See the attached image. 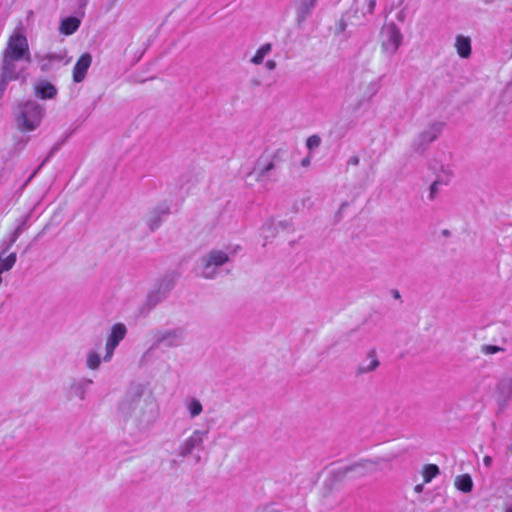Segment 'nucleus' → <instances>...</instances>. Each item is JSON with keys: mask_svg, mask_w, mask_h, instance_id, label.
Instances as JSON below:
<instances>
[{"mask_svg": "<svg viewBox=\"0 0 512 512\" xmlns=\"http://www.w3.org/2000/svg\"><path fill=\"white\" fill-rule=\"evenodd\" d=\"M100 364V355L94 350L88 351L86 355V366L91 370H96L99 368Z\"/></svg>", "mask_w": 512, "mask_h": 512, "instance_id": "21", "label": "nucleus"}, {"mask_svg": "<svg viewBox=\"0 0 512 512\" xmlns=\"http://www.w3.org/2000/svg\"><path fill=\"white\" fill-rule=\"evenodd\" d=\"M126 334L127 328L123 323H116L112 326L105 345V355L103 357L105 362L111 360L116 347L125 338Z\"/></svg>", "mask_w": 512, "mask_h": 512, "instance_id": "7", "label": "nucleus"}, {"mask_svg": "<svg viewBox=\"0 0 512 512\" xmlns=\"http://www.w3.org/2000/svg\"><path fill=\"white\" fill-rule=\"evenodd\" d=\"M186 338V331L182 327L159 331L155 335L153 347L163 345L168 348H175L183 345Z\"/></svg>", "mask_w": 512, "mask_h": 512, "instance_id": "5", "label": "nucleus"}, {"mask_svg": "<svg viewBox=\"0 0 512 512\" xmlns=\"http://www.w3.org/2000/svg\"><path fill=\"white\" fill-rule=\"evenodd\" d=\"M318 0H294L293 5L296 11V22L301 26L312 14Z\"/></svg>", "mask_w": 512, "mask_h": 512, "instance_id": "10", "label": "nucleus"}, {"mask_svg": "<svg viewBox=\"0 0 512 512\" xmlns=\"http://www.w3.org/2000/svg\"><path fill=\"white\" fill-rule=\"evenodd\" d=\"M443 124L436 122L431 124L426 130L419 135L420 146H427L435 141L441 134Z\"/></svg>", "mask_w": 512, "mask_h": 512, "instance_id": "13", "label": "nucleus"}, {"mask_svg": "<svg viewBox=\"0 0 512 512\" xmlns=\"http://www.w3.org/2000/svg\"><path fill=\"white\" fill-rule=\"evenodd\" d=\"M23 225H24V224L19 225V226H18V227L13 231V233H17V237H19V236L21 235L22 230H23Z\"/></svg>", "mask_w": 512, "mask_h": 512, "instance_id": "33", "label": "nucleus"}, {"mask_svg": "<svg viewBox=\"0 0 512 512\" xmlns=\"http://www.w3.org/2000/svg\"><path fill=\"white\" fill-rule=\"evenodd\" d=\"M18 238L19 237H17V233H12L8 242L5 243V247L0 255L3 256L11 248V246L17 241Z\"/></svg>", "mask_w": 512, "mask_h": 512, "instance_id": "26", "label": "nucleus"}, {"mask_svg": "<svg viewBox=\"0 0 512 512\" xmlns=\"http://www.w3.org/2000/svg\"><path fill=\"white\" fill-rule=\"evenodd\" d=\"M376 0L369 1V12H372L375 6Z\"/></svg>", "mask_w": 512, "mask_h": 512, "instance_id": "35", "label": "nucleus"}, {"mask_svg": "<svg viewBox=\"0 0 512 512\" xmlns=\"http://www.w3.org/2000/svg\"><path fill=\"white\" fill-rule=\"evenodd\" d=\"M265 66L268 70H274L276 68V62L274 60H268L266 61Z\"/></svg>", "mask_w": 512, "mask_h": 512, "instance_id": "31", "label": "nucleus"}, {"mask_svg": "<svg viewBox=\"0 0 512 512\" xmlns=\"http://www.w3.org/2000/svg\"><path fill=\"white\" fill-rule=\"evenodd\" d=\"M207 435L208 430H194L193 433L179 446V456L187 457L192 455L195 450H202Z\"/></svg>", "mask_w": 512, "mask_h": 512, "instance_id": "6", "label": "nucleus"}, {"mask_svg": "<svg viewBox=\"0 0 512 512\" xmlns=\"http://www.w3.org/2000/svg\"><path fill=\"white\" fill-rule=\"evenodd\" d=\"M381 51L392 57L403 42V35L395 23L385 25L381 30Z\"/></svg>", "mask_w": 512, "mask_h": 512, "instance_id": "3", "label": "nucleus"}, {"mask_svg": "<svg viewBox=\"0 0 512 512\" xmlns=\"http://www.w3.org/2000/svg\"><path fill=\"white\" fill-rule=\"evenodd\" d=\"M170 213L169 206L161 204L149 212L146 217V224L151 231L160 227L163 218Z\"/></svg>", "mask_w": 512, "mask_h": 512, "instance_id": "11", "label": "nucleus"}, {"mask_svg": "<svg viewBox=\"0 0 512 512\" xmlns=\"http://www.w3.org/2000/svg\"><path fill=\"white\" fill-rule=\"evenodd\" d=\"M44 59L48 60L49 63L53 61H62L64 59V56L61 54H47Z\"/></svg>", "mask_w": 512, "mask_h": 512, "instance_id": "27", "label": "nucleus"}, {"mask_svg": "<svg viewBox=\"0 0 512 512\" xmlns=\"http://www.w3.org/2000/svg\"><path fill=\"white\" fill-rule=\"evenodd\" d=\"M380 366V361L375 349H370L363 360L357 365L355 370L356 376H362L374 372Z\"/></svg>", "mask_w": 512, "mask_h": 512, "instance_id": "9", "label": "nucleus"}, {"mask_svg": "<svg viewBox=\"0 0 512 512\" xmlns=\"http://www.w3.org/2000/svg\"><path fill=\"white\" fill-rule=\"evenodd\" d=\"M505 512H512V505L509 508H507Z\"/></svg>", "mask_w": 512, "mask_h": 512, "instance_id": "41", "label": "nucleus"}, {"mask_svg": "<svg viewBox=\"0 0 512 512\" xmlns=\"http://www.w3.org/2000/svg\"><path fill=\"white\" fill-rule=\"evenodd\" d=\"M144 410L141 412V414L138 417V421L143 426H150L152 425L157 418V407L156 404L152 401L145 402Z\"/></svg>", "mask_w": 512, "mask_h": 512, "instance_id": "14", "label": "nucleus"}, {"mask_svg": "<svg viewBox=\"0 0 512 512\" xmlns=\"http://www.w3.org/2000/svg\"><path fill=\"white\" fill-rule=\"evenodd\" d=\"M229 260L228 254L221 250H211L201 258V275L204 278L212 279L216 276V269Z\"/></svg>", "mask_w": 512, "mask_h": 512, "instance_id": "4", "label": "nucleus"}, {"mask_svg": "<svg viewBox=\"0 0 512 512\" xmlns=\"http://www.w3.org/2000/svg\"><path fill=\"white\" fill-rule=\"evenodd\" d=\"M91 63L92 56L90 53H84L80 56L73 68V81L75 83H80L85 79Z\"/></svg>", "mask_w": 512, "mask_h": 512, "instance_id": "12", "label": "nucleus"}, {"mask_svg": "<svg viewBox=\"0 0 512 512\" xmlns=\"http://www.w3.org/2000/svg\"><path fill=\"white\" fill-rule=\"evenodd\" d=\"M19 115L17 116V124L22 131H33L41 123L45 109L36 101H26L19 107Z\"/></svg>", "mask_w": 512, "mask_h": 512, "instance_id": "2", "label": "nucleus"}, {"mask_svg": "<svg viewBox=\"0 0 512 512\" xmlns=\"http://www.w3.org/2000/svg\"><path fill=\"white\" fill-rule=\"evenodd\" d=\"M436 185H437V182H434L432 185H431V193H433L434 191H436Z\"/></svg>", "mask_w": 512, "mask_h": 512, "instance_id": "39", "label": "nucleus"}, {"mask_svg": "<svg viewBox=\"0 0 512 512\" xmlns=\"http://www.w3.org/2000/svg\"><path fill=\"white\" fill-rule=\"evenodd\" d=\"M271 51V44L266 43L262 45L251 58V62L255 65H259L263 62L265 56Z\"/></svg>", "mask_w": 512, "mask_h": 512, "instance_id": "22", "label": "nucleus"}, {"mask_svg": "<svg viewBox=\"0 0 512 512\" xmlns=\"http://www.w3.org/2000/svg\"><path fill=\"white\" fill-rule=\"evenodd\" d=\"M135 402H137L138 404L140 403V397L139 396H137L136 399H134L132 403H135Z\"/></svg>", "mask_w": 512, "mask_h": 512, "instance_id": "40", "label": "nucleus"}, {"mask_svg": "<svg viewBox=\"0 0 512 512\" xmlns=\"http://www.w3.org/2000/svg\"><path fill=\"white\" fill-rule=\"evenodd\" d=\"M394 296L399 297V293L398 292L394 293Z\"/></svg>", "mask_w": 512, "mask_h": 512, "instance_id": "42", "label": "nucleus"}, {"mask_svg": "<svg viewBox=\"0 0 512 512\" xmlns=\"http://www.w3.org/2000/svg\"><path fill=\"white\" fill-rule=\"evenodd\" d=\"M423 488H424L423 484H418L415 486L414 490L416 493H421L423 491Z\"/></svg>", "mask_w": 512, "mask_h": 512, "instance_id": "34", "label": "nucleus"}, {"mask_svg": "<svg viewBox=\"0 0 512 512\" xmlns=\"http://www.w3.org/2000/svg\"><path fill=\"white\" fill-rule=\"evenodd\" d=\"M186 407L191 418L197 417L203 411V406L201 402L196 398L189 399L186 403Z\"/></svg>", "mask_w": 512, "mask_h": 512, "instance_id": "20", "label": "nucleus"}, {"mask_svg": "<svg viewBox=\"0 0 512 512\" xmlns=\"http://www.w3.org/2000/svg\"><path fill=\"white\" fill-rule=\"evenodd\" d=\"M92 383V380L87 378L74 381L69 387V396L78 397L80 400H84L87 389Z\"/></svg>", "mask_w": 512, "mask_h": 512, "instance_id": "15", "label": "nucleus"}, {"mask_svg": "<svg viewBox=\"0 0 512 512\" xmlns=\"http://www.w3.org/2000/svg\"><path fill=\"white\" fill-rule=\"evenodd\" d=\"M321 138L318 135H311L306 140V146L308 149L313 150L320 146Z\"/></svg>", "mask_w": 512, "mask_h": 512, "instance_id": "24", "label": "nucleus"}, {"mask_svg": "<svg viewBox=\"0 0 512 512\" xmlns=\"http://www.w3.org/2000/svg\"><path fill=\"white\" fill-rule=\"evenodd\" d=\"M440 473L439 468L435 464H427L423 467V478L425 483H429L434 477Z\"/></svg>", "mask_w": 512, "mask_h": 512, "instance_id": "23", "label": "nucleus"}, {"mask_svg": "<svg viewBox=\"0 0 512 512\" xmlns=\"http://www.w3.org/2000/svg\"><path fill=\"white\" fill-rule=\"evenodd\" d=\"M31 63V54L26 36L14 32L2 53L0 65V97L11 81L27 79L26 70Z\"/></svg>", "mask_w": 512, "mask_h": 512, "instance_id": "1", "label": "nucleus"}, {"mask_svg": "<svg viewBox=\"0 0 512 512\" xmlns=\"http://www.w3.org/2000/svg\"><path fill=\"white\" fill-rule=\"evenodd\" d=\"M360 159L358 156H351L348 161L347 165L357 166L359 165Z\"/></svg>", "mask_w": 512, "mask_h": 512, "instance_id": "29", "label": "nucleus"}, {"mask_svg": "<svg viewBox=\"0 0 512 512\" xmlns=\"http://www.w3.org/2000/svg\"><path fill=\"white\" fill-rule=\"evenodd\" d=\"M378 463L372 460H361L343 468V475L359 478L377 471Z\"/></svg>", "mask_w": 512, "mask_h": 512, "instance_id": "8", "label": "nucleus"}, {"mask_svg": "<svg viewBox=\"0 0 512 512\" xmlns=\"http://www.w3.org/2000/svg\"><path fill=\"white\" fill-rule=\"evenodd\" d=\"M483 462H484L485 466H490L492 463V458L490 456H485L483 459Z\"/></svg>", "mask_w": 512, "mask_h": 512, "instance_id": "32", "label": "nucleus"}, {"mask_svg": "<svg viewBox=\"0 0 512 512\" xmlns=\"http://www.w3.org/2000/svg\"><path fill=\"white\" fill-rule=\"evenodd\" d=\"M119 409L122 413L128 414L129 410H130V406H128L127 402L124 401L121 403Z\"/></svg>", "mask_w": 512, "mask_h": 512, "instance_id": "30", "label": "nucleus"}, {"mask_svg": "<svg viewBox=\"0 0 512 512\" xmlns=\"http://www.w3.org/2000/svg\"><path fill=\"white\" fill-rule=\"evenodd\" d=\"M35 95L41 99H53L57 95V89L50 82L42 80L35 86Z\"/></svg>", "mask_w": 512, "mask_h": 512, "instance_id": "16", "label": "nucleus"}, {"mask_svg": "<svg viewBox=\"0 0 512 512\" xmlns=\"http://www.w3.org/2000/svg\"><path fill=\"white\" fill-rule=\"evenodd\" d=\"M309 164H310L309 158H305L301 161V165L304 167L308 166Z\"/></svg>", "mask_w": 512, "mask_h": 512, "instance_id": "36", "label": "nucleus"}, {"mask_svg": "<svg viewBox=\"0 0 512 512\" xmlns=\"http://www.w3.org/2000/svg\"><path fill=\"white\" fill-rule=\"evenodd\" d=\"M347 206H348V203H347V202H343V203L341 204V207H340V209H339V212H342V210H343L345 207H347Z\"/></svg>", "mask_w": 512, "mask_h": 512, "instance_id": "38", "label": "nucleus"}, {"mask_svg": "<svg viewBox=\"0 0 512 512\" xmlns=\"http://www.w3.org/2000/svg\"><path fill=\"white\" fill-rule=\"evenodd\" d=\"M455 48L461 58H469L471 55V39L468 36L457 35L455 38Z\"/></svg>", "mask_w": 512, "mask_h": 512, "instance_id": "17", "label": "nucleus"}, {"mask_svg": "<svg viewBox=\"0 0 512 512\" xmlns=\"http://www.w3.org/2000/svg\"><path fill=\"white\" fill-rule=\"evenodd\" d=\"M81 22L76 17H67L61 20L59 31L65 35H71L77 31Z\"/></svg>", "mask_w": 512, "mask_h": 512, "instance_id": "18", "label": "nucleus"}, {"mask_svg": "<svg viewBox=\"0 0 512 512\" xmlns=\"http://www.w3.org/2000/svg\"><path fill=\"white\" fill-rule=\"evenodd\" d=\"M56 150H57V147H54V148L50 151L49 155H48V156H47V158L43 161V163L41 164V166H42V165H43V164H44V163L49 159V157H50V156H51V155H52Z\"/></svg>", "mask_w": 512, "mask_h": 512, "instance_id": "37", "label": "nucleus"}, {"mask_svg": "<svg viewBox=\"0 0 512 512\" xmlns=\"http://www.w3.org/2000/svg\"><path fill=\"white\" fill-rule=\"evenodd\" d=\"M503 350L504 349L502 347L495 346V345H484L482 347V352H484L487 355L495 354V353L503 351Z\"/></svg>", "mask_w": 512, "mask_h": 512, "instance_id": "25", "label": "nucleus"}, {"mask_svg": "<svg viewBox=\"0 0 512 512\" xmlns=\"http://www.w3.org/2000/svg\"><path fill=\"white\" fill-rule=\"evenodd\" d=\"M455 486L458 490L468 493L473 488V481L469 474L458 476L455 480Z\"/></svg>", "mask_w": 512, "mask_h": 512, "instance_id": "19", "label": "nucleus"}, {"mask_svg": "<svg viewBox=\"0 0 512 512\" xmlns=\"http://www.w3.org/2000/svg\"><path fill=\"white\" fill-rule=\"evenodd\" d=\"M275 168V164L273 161H270L269 163H267L260 171L259 173V177H263L266 173H268L269 171L273 170Z\"/></svg>", "mask_w": 512, "mask_h": 512, "instance_id": "28", "label": "nucleus"}]
</instances>
